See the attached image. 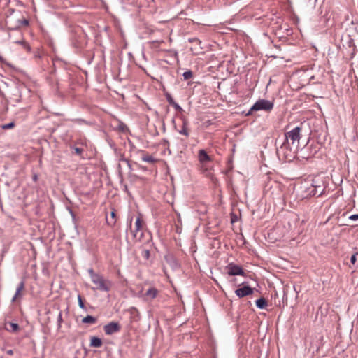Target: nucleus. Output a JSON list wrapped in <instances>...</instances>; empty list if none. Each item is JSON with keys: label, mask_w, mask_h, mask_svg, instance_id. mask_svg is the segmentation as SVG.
Masks as SVG:
<instances>
[{"label": "nucleus", "mask_w": 358, "mask_h": 358, "mask_svg": "<svg viewBox=\"0 0 358 358\" xmlns=\"http://www.w3.org/2000/svg\"><path fill=\"white\" fill-rule=\"evenodd\" d=\"M325 189L324 178L320 176H309L299 186V196L302 199L322 195Z\"/></svg>", "instance_id": "f257e3e1"}, {"label": "nucleus", "mask_w": 358, "mask_h": 358, "mask_svg": "<svg viewBox=\"0 0 358 358\" xmlns=\"http://www.w3.org/2000/svg\"><path fill=\"white\" fill-rule=\"evenodd\" d=\"M131 222L132 217L129 220V229L134 241L139 243L148 241L150 236L146 233L145 223L143 220V215L138 214L136 216L134 225H132Z\"/></svg>", "instance_id": "f03ea898"}, {"label": "nucleus", "mask_w": 358, "mask_h": 358, "mask_svg": "<svg viewBox=\"0 0 358 358\" xmlns=\"http://www.w3.org/2000/svg\"><path fill=\"white\" fill-rule=\"evenodd\" d=\"M301 128L300 127H296L293 129L285 132V140L282 145L280 147V151H289L291 152L289 148V142L291 141V144L292 145H295L298 147L299 140L301 138Z\"/></svg>", "instance_id": "7ed1b4c3"}, {"label": "nucleus", "mask_w": 358, "mask_h": 358, "mask_svg": "<svg viewBox=\"0 0 358 358\" xmlns=\"http://www.w3.org/2000/svg\"><path fill=\"white\" fill-rule=\"evenodd\" d=\"M91 280L95 285L94 289L101 291H109L111 287V282L104 279L101 275L94 273L92 270L90 271Z\"/></svg>", "instance_id": "20e7f679"}, {"label": "nucleus", "mask_w": 358, "mask_h": 358, "mask_svg": "<svg viewBox=\"0 0 358 358\" xmlns=\"http://www.w3.org/2000/svg\"><path fill=\"white\" fill-rule=\"evenodd\" d=\"M273 103L270 101L259 99L252 106L248 115L252 114L253 111L258 110H265L269 112L273 109Z\"/></svg>", "instance_id": "39448f33"}, {"label": "nucleus", "mask_w": 358, "mask_h": 358, "mask_svg": "<svg viewBox=\"0 0 358 358\" xmlns=\"http://www.w3.org/2000/svg\"><path fill=\"white\" fill-rule=\"evenodd\" d=\"M227 270V274L229 275H245L243 269L240 266L234 264H229L226 267Z\"/></svg>", "instance_id": "423d86ee"}, {"label": "nucleus", "mask_w": 358, "mask_h": 358, "mask_svg": "<svg viewBox=\"0 0 358 358\" xmlns=\"http://www.w3.org/2000/svg\"><path fill=\"white\" fill-rule=\"evenodd\" d=\"M159 293V292L157 288L154 287H150L143 293V297L145 301H152L158 296Z\"/></svg>", "instance_id": "0eeeda50"}, {"label": "nucleus", "mask_w": 358, "mask_h": 358, "mask_svg": "<svg viewBox=\"0 0 358 358\" xmlns=\"http://www.w3.org/2000/svg\"><path fill=\"white\" fill-rule=\"evenodd\" d=\"M189 42L192 44V45L190 47L191 51L195 54H199L201 50H203V48L201 46V41L197 38H189Z\"/></svg>", "instance_id": "6e6552de"}, {"label": "nucleus", "mask_w": 358, "mask_h": 358, "mask_svg": "<svg viewBox=\"0 0 358 358\" xmlns=\"http://www.w3.org/2000/svg\"><path fill=\"white\" fill-rule=\"evenodd\" d=\"M254 292V289L251 288L248 285H245L243 287H240L235 291V293L237 296L239 298H243L249 295L252 294Z\"/></svg>", "instance_id": "1a4fd4ad"}, {"label": "nucleus", "mask_w": 358, "mask_h": 358, "mask_svg": "<svg viewBox=\"0 0 358 358\" xmlns=\"http://www.w3.org/2000/svg\"><path fill=\"white\" fill-rule=\"evenodd\" d=\"M120 330V326L117 322H110L104 327V331L107 335H111Z\"/></svg>", "instance_id": "9d476101"}, {"label": "nucleus", "mask_w": 358, "mask_h": 358, "mask_svg": "<svg viewBox=\"0 0 358 358\" xmlns=\"http://www.w3.org/2000/svg\"><path fill=\"white\" fill-rule=\"evenodd\" d=\"M198 159L200 164H207L211 161V158L204 150H200L199 151Z\"/></svg>", "instance_id": "9b49d317"}, {"label": "nucleus", "mask_w": 358, "mask_h": 358, "mask_svg": "<svg viewBox=\"0 0 358 358\" xmlns=\"http://www.w3.org/2000/svg\"><path fill=\"white\" fill-rule=\"evenodd\" d=\"M24 289V283L23 282H21L17 287L15 294L13 296L12 301H15L17 299H20L23 294Z\"/></svg>", "instance_id": "f8f14e48"}, {"label": "nucleus", "mask_w": 358, "mask_h": 358, "mask_svg": "<svg viewBox=\"0 0 358 358\" xmlns=\"http://www.w3.org/2000/svg\"><path fill=\"white\" fill-rule=\"evenodd\" d=\"M178 132L184 135L187 137L189 136V129L188 128V122L186 120H183L182 125L181 127V129L178 131Z\"/></svg>", "instance_id": "ddd939ff"}, {"label": "nucleus", "mask_w": 358, "mask_h": 358, "mask_svg": "<svg viewBox=\"0 0 358 358\" xmlns=\"http://www.w3.org/2000/svg\"><path fill=\"white\" fill-rule=\"evenodd\" d=\"M102 345V341L95 336H92L90 339V346L94 348H100Z\"/></svg>", "instance_id": "4468645a"}, {"label": "nucleus", "mask_w": 358, "mask_h": 358, "mask_svg": "<svg viewBox=\"0 0 358 358\" xmlns=\"http://www.w3.org/2000/svg\"><path fill=\"white\" fill-rule=\"evenodd\" d=\"M256 305L259 308L264 309L268 306V303L264 298H260L256 301Z\"/></svg>", "instance_id": "2eb2a0df"}, {"label": "nucleus", "mask_w": 358, "mask_h": 358, "mask_svg": "<svg viewBox=\"0 0 358 358\" xmlns=\"http://www.w3.org/2000/svg\"><path fill=\"white\" fill-rule=\"evenodd\" d=\"M82 322L85 324H95L96 322V318L91 315H87L83 318Z\"/></svg>", "instance_id": "dca6fc26"}, {"label": "nucleus", "mask_w": 358, "mask_h": 358, "mask_svg": "<svg viewBox=\"0 0 358 358\" xmlns=\"http://www.w3.org/2000/svg\"><path fill=\"white\" fill-rule=\"evenodd\" d=\"M15 43L21 44L22 45V48L28 52L31 51V47L30 45L24 40H20L15 41Z\"/></svg>", "instance_id": "f3484780"}, {"label": "nucleus", "mask_w": 358, "mask_h": 358, "mask_svg": "<svg viewBox=\"0 0 358 358\" xmlns=\"http://www.w3.org/2000/svg\"><path fill=\"white\" fill-rule=\"evenodd\" d=\"M142 160L143 162H148V163H153L155 162L153 157L147 153H143L142 155Z\"/></svg>", "instance_id": "a211bd4d"}, {"label": "nucleus", "mask_w": 358, "mask_h": 358, "mask_svg": "<svg viewBox=\"0 0 358 358\" xmlns=\"http://www.w3.org/2000/svg\"><path fill=\"white\" fill-rule=\"evenodd\" d=\"M78 305H79L80 308H81L82 309H85V306L84 304V301L80 295L78 296Z\"/></svg>", "instance_id": "6ab92c4d"}, {"label": "nucleus", "mask_w": 358, "mask_h": 358, "mask_svg": "<svg viewBox=\"0 0 358 358\" xmlns=\"http://www.w3.org/2000/svg\"><path fill=\"white\" fill-rule=\"evenodd\" d=\"M183 77L185 80H189L192 77V73L190 71H185L183 73Z\"/></svg>", "instance_id": "aec40b11"}, {"label": "nucleus", "mask_w": 358, "mask_h": 358, "mask_svg": "<svg viewBox=\"0 0 358 358\" xmlns=\"http://www.w3.org/2000/svg\"><path fill=\"white\" fill-rule=\"evenodd\" d=\"M200 170L203 173L208 172V168L207 166V164H201Z\"/></svg>", "instance_id": "412c9836"}, {"label": "nucleus", "mask_w": 358, "mask_h": 358, "mask_svg": "<svg viewBox=\"0 0 358 358\" xmlns=\"http://www.w3.org/2000/svg\"><path fill=\"white\" fill-rule=\"evenodd\" d=\"M14 126H15V124L13 122H10V123H8V124H3L2 126V129H9L13 128Z\"/></svg>", "instance_id": "4be33fe9"}, {"label": "nucleus", "mask_w": 358, "mask_h": 358, "mask_svg": "<svg viewBox=\"0 0 358 358\" xmlns=\"http://www.w3.org/2000/svg\"><path fill=\"white\" fill-rule=\"evenodd\" d=\"M171 106L178 112L182 111V108L177 103L174 102Z\"/></svg>", "instance_id": "5701e85b"}, {"label": "nucleus", "mask_w": 358, "mask_h": 358, "mask_svg": "<svg viewBox=\"0 0 358 358\" xmlns=\"http://www.w3.org/2000/svg\"><path fill=\"white\" fill-rule=\"evenodd\" d=\"M13 331H17L19 329L18 324L15 323H10V324Z\"/></svg>", "instance_id": "b1692460"}, {"label": "nucleus", "mask_w": 358, "mask_h": 358, "mask_svg": "<svg viewBox=\"0 0 358 358\" xmlns=\"http://www.w3.org/2000/svg\"><path fill=\"white\" fill-rule=\"evenodd\" d=\"M74 151L76 155H80L83 152V150L80 148H74Z\"/></svg>", "instance_id": "393cba45"}, {"label": "nucleus", "mask_w": 358, "mask_h": 358, "mask_svg": "<svg viewBox=\"0 0 358 358\" xmlns=\"http://www.w3.org/2000/svg\"><path fill=\"white\" fill-rule=\"evenodd\" d=\"M166 99H167V101L169 102V103L171 106L173 103H174V100L173 99V98L170 96V95H168L166 96Z\"/></svg>", "instance_id": "a878e982"}, {"label": "nucleus", "mask_w": 358, "mask_h": 358, "mask_svg": "<svg viewBox=\"0 0 358 358\" xmlns=\"http://www.w3.org/2000/svg\"><path fill=\"white\" fill-rule=\"evenodd\" d=\"M357 253H355L354 255H352L351 258H350V262L352 264H354L355 262H356V260H357V258H356V256H357Z\"/></svg>", "instance_id": "bb28decb"}, {"label": "nucleus", "mask_w": 358, "mask_h": 358, "mask_svg": "<svg viewBox=\"0 0 358 358\" xmlns=\"http://www.w3.org/2000/svg\"><path fill=\"white\" fill-rule=\"evenodd\" d=\"M20 24L23 26H28L29 25V21L26 19H23L21 21H20Z\"/></svg>", "instance_id": "cd10ccee"}, {"label": "nucleus", "mask_w": 358, "mask_h": 358, "mask_svg": "<svg viewBox=\"0 0 358 358\" xmlns=\"http://www.w3.org/2000/svg\"><path fill=\"white\" fill-rule=\"evenodd\" d=\"M349 219L352 220H358V214L352 215L349 217Z\"/></svg>", "instance_id": "c85d7f7f"}, {"label": "nucleus", "mask_w": 358, "mask_h": 358, "mask_svg": "<svg viewBox=\"0 0 358 358\" xmlns=\"http://www.w3.org/2000/svg\"><path fill=\"white\" fill-rule=\"evenodd\" d=\"M150 252L148 250H145L143 251V257H146L147 259L149 257Z\"/></svg>", "instance_id": "c756f323"}, {"label": "nucleus", "mask_w": 358, "mask_h": 358, "mask_svg": "<svg viewBox=\"0 0 358 358\" xmlns=\"http://www.w3.org/2000/svg\"><path fill=\"white\" fill-rule=\"evenodd\" d=\"M163 41H161V42H159V41H152V47H157V45L159 43H162Z\"/></svg>", "instance_id": "7c9ffc66"}, {"label": "nucleus", "mask_w": 358, "mask_h": 358, "mask_svg": "<svg viewBox=\"0 0 358 358\" xmlns=\"http://www.w3.org/2000/svg\"><path fill=\"white\" fill-rule=\"evenodd\" d=\"M6 354L8 355H13V350H6Z\"/></svg>", "instance_id": "2f4dec72"}, {"label": "nucleus", "mask_w": 358, "mask_h": 358, "mask_svg": "<svg viewBox=\"0 0 358 358\" xmlns=\"http://www.w3.org/2000/svg\"><path fill=\"white\" fill-rule=\"evenodd\" d=\"M111 217L113 218H115V213L114 211L111 212Z\"/></svg>", "instance_id": "473e14b6"}, {"label": "nucleus", "mask_w": 358, "mask_h": 358, "mask_svg": "<svg viewBox=\"0 0 358 358\" xmlns=\"http://www.w3.org/2000/svg\"><path fill=\"white\" fill-rule=\"evenodd\" d=\"M33 180L34 181H36L37 180V176L36 175H34V177H33Z\"/></svg>", "instance_id": "72a5a7b5"}, {"label": "nucleus", "mask_w": 358, "mask_h": 358, "mask_svg": "<svg viewBox=\"0 0 358 358\" xmlns=\"http://www.w3.org/2000/svg\"><path fill=\"white\" fill-rule=\"evenodd\" d=\"M4 61L3 58L0 55V62H3Z\"/></svg>", "instance_id": "f704fd0d"}]
</instances>
